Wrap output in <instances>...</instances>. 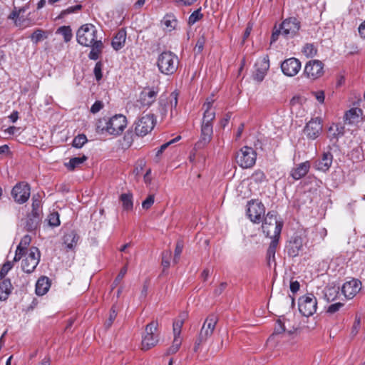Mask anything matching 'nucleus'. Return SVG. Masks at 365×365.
Masks as SVG:
<instances>
[{"mask_svg":"<svg viewBox=\"0 0 365 365\" xmlns=\"http://www.w3.org/2000/svg\"><path fill=\"white\" fill-rule=\"evenodd\" d=\"M333 162V155L329 151L324 152L322 157L314 163L316 170L327 172L329 170Z\"/></svg>","mask_w":365,"mask_h":365,"instance_id":"21","label":"nucleus"},{"mask_svg":"<svg viewBox=\"0 0 365 365\" xmlns=\"http://www.w3.org/2000/svg\"><path fill=\"white\" fill-rule=\"evenodd\" d=\"M12 267L13 263L11 262L8 261L5 262L0 270V278L4 277L9 271L12 268Z\"/></svg>","mask_w":365,"mask_h":365,"instance_id":"54","label":"nucleus"},{"mask_svg":"<svg viewBox=\"0 0 365 365\" xmlns=\"http://www.w3.org/2000/svg\"><path fill=\"white\" fill-rule=\"evenodd\" d=\"M40 257L41 254L38 249L36 247H31L21 262L23 271L26 273L33 272L39 263Z\"/></svg>","mask_w":365,"mask_h":365,"instance_id":"11","label":"nucleus"},{"mask_svg":"<svg viewBox=\"0 0 365 365\" xmlns=\"http://www.w3.org/2000/svg\"><path fill=\"white\" fill-rule=\"evenodd\" d=\"M322 132V124L319 118H312L304 128V135L309 140H315Z\"/></svg>","mask_w":365,"mask_h":365,"instance_id":"17","label":"nucleus"},{"mask_svg":"<svg viewBox=\"0 0 365 365\" xmlns=\"http://www.w3.org/2000/svg\"><path fill=\"white\" fill-rule=\"evenodd\" d=\"M180 63L178 56L170 51H165L160 53L156 60V66L160 73L163 75L170 76L174 74Z\"/></svg>","mask_w":365,"mask_h":365,"instance_id":"3","label":"nucleus"},{"mask_svg":"<svg viewBox=\"0 0 365 365\" xmlns=\"http://www.w3.org/2000/svg\"><path fill=\"white\" fill-rule=\"evenodd\" d=\"M344 304L337 302L332 304H330L327 308V312L329 314H334L338 312L342 307Z\"/></svg>","mask_w":365,"mask_h":365,"instance_id":"58","label":"nucleus"},{"mask_svg":"<svg viewBox=\"0 0 365 365\" xmlns=\"http://www.w3.org/2000/svg\"><path fill=\"white\" fill-rule=\"evenodd\" d=\"M266 180L267 178L264 173L260 170H255L250 177L251 183L262 184Z\"/></svg>","mask_w":365,"mask_h":365,"instance_id":"38","label":"nucleus"},{"mask_svg":"<svg viewBox=\"0 0 365 365\" xmlns=\"http://www.w3.org/2000/svg\"><path fill=\"white\" fill-rule=\"evenodd\" d=\"M287 323H289V322L284 318L279 319L276 322L274 334H279L287 331L289 334H292L295 329L293 327L292 329L287 328Z\"/></svg>","mask_w":365,"mask_h":365,"instance_id":"31","label":"nucleus"},{"mask_svg":"<svg viewBox=\"0 0 365 365\" xmlns=\"http://www.w3.org/2000/svg\"><path fill=\"white\" fill-rule=\"evenodd\" d=\"M362 110L358 108H353L348 110L344 115V120L346 123L352 125L359 122Z\"/></svg>","mask_w":365,"mask_h":365,"instance_id":"25","label":"nucleus"},{"mask_svg":"<svg viewBox=\"0 0 365 365\" xmlns=\"http://www.w3.org/2000/svg\"><path fill=\"white\" fill-rule=\"evenodd\" d=\"M50 285L48 277H40L36 284V294L38 296L45 294L48 291Z\"/></svg>","mask_w":365,"mask_h":365,"instance_id":"27","label":"nucleus"},{"mask_svg":"<svg viewBox=\"0 0 365 365\" xmlns=\"http://www.w3.org/2000/svg\"><path fill=\"white\" fill-rule=\"evenodd\" d=\"M302 52L307 58H313L317 53V48L313 43H306L303 46Z\"/></svg>","mask_w":365,"mask_h":365,"instance_id":"39","label":"nucleus"},{"mask_svg":"<svg viewBox=\"0 0 365 365\" xmlns=\"http://www.w3.org/2000/svg\"><path fill=\"white\" fill-rule=\"evenodd\" d=\"M206 39L204 35L200 36L196 43L195 50L200 53L202 51Z\"/></svg>","mask_w":365,"mask_h":365,"instance_id":"50","label":"nucleus"},{"mask_svg":"<svg viewBox=\"0 0 365 365\" xmlns=\"http://www.w3.org/2000/svg\"><path fill=\"white\" fill-rule=\"evenodd\" d=\"M272 241L269 244V246L267 249V258L268 261V264L270 265L272 262L275 261V253L277 250V247L278 246V242L279 237H271Z\"/></svg>","mask_w":365,"mask_h":365,"instance_id":"32","label":"nucleus"},{"mask_svg":"<svg viewBox=\"0 0 365 365\" xmlns=\"http://www.w3.org/2000/svg\"><path fill=\"white\" fill-rule=\"evenodd\" d=\"M217 321L218 317L214 314H210L206 318L195 341L194 346L195 351H197L200 345L205 343L212 335Z\"/></svg>","mask_w":365,"mask_h":365,"instance_id":"4","label":"nucleus"},{"mask_svg":"<svg viewBox=\"0 0 365 365\" xmlns=\"http://www.w3.org/2000/svg\"><path fill=\"white\" fill-rule=\"evenodd\" d=\"M303 247V240L301 237L295 236L287 245L288 255L291 257H296L299 254Z\"/></svg>","mask_w":365,"mask_h":365,"instance_id":"22","label":"nucleus"},{"mask_svg":"<svg viewBox=\"0 0 365 365\" xmlns=\"http://www.w3.org/2000/svg\"><path fill=\"white\" fill-rule=\"evenodd\" d=\"M262 227L266 236L269 237H279L282 222L277 220L274 212H269L264 217Z\"/></svg>","mask_w":365,"mask_h":365,"instance_id":"6","label":"nucleus"},{"mask_svg":"<svg viewBox=\"0 0 365 365\" xmlns=\"http://www.w3.org/2000/svg\"><path fill=\"white\" fill-rule=\"evenodd\" d=\"M186 317L185 314L180 316L179 319L174 321L173 324V335L176 337H180L181 329L184 324V320Z\"/></svg>","mask_w":365,"mask_h":365,"instance_id":"37","label":"nucleus"},{"mask_svg":"<svg viewBox=\"0 0 365 365\" xmlns=\"http://www.w3.org/2000/svg\"><path fill=\"white\" fill-rule=\"evenodd\" d=\"M29 9L28 5H25L21 8L14 7L12 12L9 16V19H12L14 21V24L16 26H22L21 19L19 17L21 14H24Z\"/></svg>","mask_w":365,"mask_h":365,"instance_id":"30","label":"nucleus"},{"mask_svg":"<svg viewBox=\"0 0 365 365\" xmlns=\"http://www.w3.org/2000/svg\"><path fill=\"white\" fill-rule=\"evenodd\" d=\"M127 271H128V268L126 266L123 267L119 274H118V276L116 277L115 281H114V284L115 285H117L122 279L124 277V276L125 275V274L127 273Z\"/></svg>","mask_w":365,"mask_h":365,"instance_id":"62","label":"nucleus"},{"mask_svg":"<svg viewBox=\"0 0 365 365\" xmlns=\"http://www.w3.org/2000/svg\"><path fill=\"white\" fill-rule=\"evenodd\" d=\"M159 89L155 87L144 88L139 95L137 103L140 108H148L156 101Z\"/></svg>","mask_w":365,"mask_h":365,"instance_id":"13","label":"nucleus"},{"mask_svg":"<svg viewBox=\"0 0 365 365\" xmlns=\"http://www.w3.org/2000/svg\"><path fill=\"white\" fill-rule=\"evenodd\" d=\"M361 289V282L356 279L346 282L342 287L341 292L346 299L354 298Z\"/></svg>","mask_w":365,"mask_h":365,"instance_id":"19","label":"nucleus"},{"mask_svg":"<svg viewBox=\"0 0 365 365\" xmlns=\"http://www.w3.org/2000/svg\"><path fill=\"white\" fill-rule=\"evenodd\" d=\"M56 33L62 35L63 36L65 42L70 41L73 36L71 29L68 26H63L59 27L56 30Z\"/></svg>","mask_w":365,"mask_h":365,"instance_id":"40","label":"nucleus"},{"mask_svg":"<svg viewBox=\"0 0 365 365\" xmlns=\"http://www.w3.org/2000/svg\"><path fill=\"white\" fill-rule=\"evenodd\" d=\"M87 160V157L83 155L81 157H75L70 159L68 163H66V167L69 170H74L76 168L79 167Z\"/></svg>","mask_w":365,"mask_h":365,"instance_id":"35","label":"nucleus"},{"mask_svg":"<svg viewBox=\"0 0 365 365\" xmlns=\"http://www.w3.org/2000/svg\"><path fill=\"white\" fill-rule=\"evenodd\" d=\"M299 311L304 317L313 315L317 307V300L313 294H307L299 299Z\"/></svg>","mask_w":365,"mask_h":365,"instance_id":"10","label":"nucleus"},{"mask_svg":"<svg viewBox=\"0 0 365 365\" xmlns=\"http://www.w3.org/2000/svg\"><path fill=\"white\" fill-rule=\"evenodd\" d=\"M183 249V244L182 242L178 241L176 244L175 249V255H174V259L173 262L174 263H178L180 256L182 252Z\"/></svg>","mask_w":365,"mask_h":365,"instance_id":"48","label":"nucleus"},{"mask_svg":"<svg viewBox=\"0 0 365 365\" xmlns=\"http://www.w3.org/2000/svg\"><path fill=\"white\" fill-rule=\"evenodd\" d=\"M279 26L282 29V36L285 38L294 37L300 29V23L296 18L287 19Z\"/></svg>","mask_w":365,"mask_h":365,"instance_id":"14","label":"nucleus"},{"mask_svg":"<svg viewBox=\"0 0 365 365\" xmlns=\"http://www.w3.org/2000/svg\"><path fill=\"white\" fill-rule=\"evenodd\" d=\"M81 8H82V6L80 5V4H77V5H75V6H70V7L67 8L66 9L63 10L61 11V16H66L67 14L76 12L77 11L81 10Z\"/></svg>","mask_w":365,"mask_h":365,"instance_id":"53","label":"nucleus"},{"mask_svg":"<svg viewBox=\"0 0 365 365\" xmlns=\"http://www.w3.org/2000/svg\"><path fill=\"white\" fill-rule=\"evenodd\" d=\"M202 17V14L200 12V9L192 12L188 19V24L190 25H193L197 21H199Z\"/></svg>","mask_w":365,"mask_h":365,"instance_id":"46","label":"nucleus"},{"mask_svg":"<svg viewBox=\"0 0 365 365\" xmlns=\"http://www.w3.org/2000/svg\"><path fill=\"white\" fill-rule=\"evenodd\" d=\"M156 119L153 114H147L135 123V133L137 136H145L154 128Z\"/></svg>","mask_w":365,"mask_h":365,"instance_id":"9","label":"nucleus"},{"mask_svg":"<svg viewBox=\"0 0 365 365\" xmlns=\"http://www.w3.org/2000/svg\"><path fill=\"white\" fill-rule=\"evenodd\" d=\"M30 186L29 184L21 182L16 184L11 191L12 197L19 204L26 202L30 197Z\"/></svg>","mask_w":365,"mask_h":365,"instance_id":"16","label":"nucleus"},{"mask_svg":"<svg viewBox=\"0 0 365 365\" xmlns=\"http://www.w3.org/2000/svg\"><path fill=\"white\" fill-rule=\"evenodd\" d=\"M344 133V127L338 124H333L329 128V138L331 140L337 139Z\"/></svg>","mask_w":365,"mask_h":365,"instance_id":"34","label":"nucleus"},{"mask_svg":"<svg viewBox=\"0 0 365 365\" xmlns=\"http://www.w3.org/2000/svg\"><path fill=\"white\" fill-rule=\"evenodd\" d=\"M161 24L164 26V29L171 31L176 28L178 20L174 14H167L162 19Z\"/></svg>","mask_w":365,"mask_h":365,"instance_id":"28","label":"nucleus"},{"mask_svg":"<svg viewBox=\"0 0 365 365\" xmlns=\"http://www.w3.org/2000/svg\"><path fill=\"white\" fill-rule=\"evenodd\" d=\"M310 168V163L305 161L299 163L296 168H293L291 171V176L294 180H299L307 175Z\"/></svg>","mask_w":365,"mask_h":365,"instance_id":"23","label":"nucleus"},{"mask_svg":"<svg viewBox=\"0 0 365 365\" xmlns=\"http://www.w3.org/2000/svg\"><path fill=\"white\" fill-rule=\"evenodd\" d=\"M155 201L154 195H150L143 202L142 207L145 210H148L153 205Z\"/></svg>","mask_w":365,"mask_h":365,"instance_id":"56","label":"nucleus"},{"mask_svg":"<svg viewBox=\"0 0 365 365\" xmlns=\"http://www.w3.org/2000/svg\"><path fill=\"white\" fill-rule=\"evenodd\" d=\"M180 139V136H178V137H176V138H173V140H170L169 142H168V143H165L163 144V145L160 147L159 150L157 151V153H156V155H158H158H160V154H162V153L164 152V150H165V149H166V148H167L170 145H171V144H173V143H175V142L178 141Z\"/></svg>","mask_w":365,"mask_h":365,"instance_id":"52","label":"nucleus"},{"mask_svg":"<svg viewBox=\"0 0 365 365\" xmlns=\"http://www.w3.org/2000/svg\"><path fill=\"white\" fill-rule=\"evenodd\" d=\"M282 29H280V26L277 27L275 26L273 29L272 36H271V43H274L277 41L279 37V36H282Z\"/></svg>","mask_w":365,"mask_h":365,"instance_id":"51","label":"nucleus"},{"mask_svg":"<svg viewBox=\"0 0 365 365\" xmlns=\"http://www.w3.org/2000/svg\"><path fill=\"white\" fill-rule=\"evenodd\" d=\"M103 108V102L100 101H96L91 108V112L92 113H96Z\"/></svg>","mask_w":365,"mask_h":365,"instance_id":"61","label":"nucleus"},{"mask_svg":"<svg viewBox=\"0 0 365 365\" xmlns=\"http://www.w3.org/2000/svg\"><path fill=\"white\" fill-rule=\"evenodd\" d=\"M324 64L319 60L309 61L304 67V75L311 79H317L324 73Z\"/></svg>","mask_w":365,"mask_h":365,"instance_id":"15","label":"nucleus"},{"mask_svg":"<svg viewBox=\"0 0 365 365\" xmlns=\"http://www.w3.org/2000/svg\"><path fill=\"white\" fill-rule=\"evenodd\" d=\"M127 125V119L125 116L121 114L106 118L99 119L96 123V130L101 133H108L113 135H120Z\"/></svg>","mask_w":365,"mask_h":365,"instance_id":"2","label":"nucleus"},{"mask_svg":"<svg viewBox=\"0 0 365 365\" xmlns=\"http://www.w3.org/2000/svg\"><path fill=\"white\" fill-rule=\"evenodd\" d=\"M281 69L285 76H294L301 69V62L296 58H289L281 63Z\"/></svg>","mask_w":365,"mask_h":365,"instance_id":"18","label":"nucleus"},{"mask_svg":"<svg viewBox=\"0 0 365 365\" xmlns=\"http://www.w3.org/2000/svg\"><path fill=\"white\" fill-rule=\"evenodd\" d=\"M158 324L156 322H152L146 325L142 339V349L148 350L158 343Z\"/></svg>","mask_w":365,"mask_h":365,"instance_id":"8","label":"nucleus"},{"mask_svg":"<svg viewBox=\"0 0 365 365\" xmlns=\"http://www.w3.org/2000/svg\"><path fill=\"white\" fill-rule=\"evenodd\" d=\"M46 38V32L38 29H36L30 36L31 41L35 44Z\"/></svg>","mask_w":365,"mask_h":365,"instance_id":"41","label":"nucleus"},{"mask_svg":"<svg viewBox=\"0 0 365 365\" xmlns=\"http://www.w3.org/2000/svg\"><path fill=\"white\" fill-rule=\"evenodd\" d=\"M46 220L48 221V225L51 227H57L61 223L58 212H51L48 215Z\"/></svg>","mask_w":365,"mask_h":365,"instance_id":"42","label":"nucleus"},{"mask_svg":"<svg viewBox=\"0 0 365 365\" xmlns=\"http://www.w3.org/2000/svg\"><path fill=\"white\" fill-rule=\"evenodd\" d=\"M214 99L207 98L203 104L204 113L201 125L199 140L195 144V150L204 148L211 140L213 134L212 121L215 118V111L212 108Z\"/></svg>","mask_w":365,"mask_h":365,"instance_id":"1","label":"nucleus"},{"mask_svg":"<svg viewBox=\"0 0 365 365\" xmlns=\"http://www.w3.org/2000/svg\"><path fill=\"white\" fill-rule=\"evenodd\" d=\"M102 69H103L102 62L101 61L97 62L96 63L94 69H93L94 76H95V78L97 81H99L100 80H101V78L103 77Z\"/></svg>","mask_w":365,"mask_h":365,"instance_id":"47","label":"nucleus"},{"mask_svg":"<svg viewBox=\"0 0 365 365\" xmlns=\"http://www.w3.org/2000/svg\"><path fill=\"white\" fill-rule=\"evenodd\" d=\"M38 217L34 215L33 219H29L26 223V227L29 231L34 230L38 225Z\"/></svg>","mask_w":365,"mask_h":365,"instance_id":"55","label":"nucleus"},{"mask_svg":"<svg viewBox=\"0 0 365 365\" xmlns=\"http://www.w3.org/2000/svg\"><path fill=\"white\" fill-rule=\"evenodd\" d=\"M87 142V138L85 135H78L75 137L73 140V146L77 148H81Z\"/></svg>","mask_w":365,"mask_h":365,"instance_id":"45","label":"nucleus"},{"mask_svg":"<svg viewBox=\"0 0 365 365\" xmlns=\"http://www.w3.org/2000/svg\"><path fill=\"white\" fill-rule=\"evenodd\" d=\"M116 316H117V313H116L115 310L114 309V307H112L110 312L109 318L106 322V326L107 327V328L110 327L112 325L113 321L116 318Z\"/></svg>","mask_w":365,"mask_h":365,"instance_id":"60","label":"nucleus"},{"mask_svg":"<svg viewBox=\"0 0 365 365\" xmlns=\"http://www.w3.org/2000/svg\"><path fill=\"white\" fill-rule=\"evenodd\" d=\"M79 237L74 230H70L65 233L63 237V244L68 250H73L76 247Z\"/></svg>","mask_w":365,"mask_h":365,"instance_id":"24","label":"nucleus"},{"mask_svg":"<svg viewBox=\"0 0 365 365\" xmlns=\"http://www.w3.org/2000/svg\"><path fill=\"white\" fill-rule=\"evenodd\" d=\"M315 98L317 100L321 103H323L324 101V93L322 91H319L314 93Z\"/></svg>","mask_w":365,"mask_h":365,"instance_id":"64","label":"nucleus"},{"mask_svg":"<svg viewBox=\"0 0 365 365\" xmlns=\"http://www.w3.org/2000/svg\"><path fill=\"white\" fill-rule=\"evenodd\" d=\"M269 68V60L267 56L259 58L255 63L254 79L261 82L264 78Z\"/></svg>","mask_w":365,"mask_h":365,"instance_id":"20","label":"nucleus"},{"mask_svg":"<svg viewBox=\"0 0 365 365\" xmlns=\"http://www.w3.org/2000/svg\"><path fill=\"white\" fill-rule=\"evenodd\" d=\"M31 242V237L28 235H25L21 240L19 245H18V248L23 249V251L26 249L27 246Z\"/></svg>","mask_w":365,"mask_h":365,"instance_id":"57","label":"nucleus"},{"mask_svg":"<svg viewBox=\"0 0 365 365\" xmlns=\"http://www.w3.org/2000/svg\"><path fill=\"white\" fill-rule=\"evenodd\" d=\"M168 110V105L165 103L162 99L159 101L158 111L160 113L162 119L167 116Z\"/></svg>","mask_w":365,"mask_h":365,"instance_id":"49","label":"nucleus"},{"mask_svg":"<svg viewBox=\"0 0 365 365\" xmlns=\"http://www.w3.org/2000/svg\"><path fill=\"white\" fill-rule=\"evenodd\" d=\"M361 327V319L359 317L356 316L355 320L352 327L351 334L356 335Z\"/></svg>","mask_w":365,"mask_h":365,"instance_id":"59","label":"nucleus"},{"mask_svg":"<svg viewBox=\"0 0 365 365\" xmlns=\"http://www.w3.org/2000/svg\"><path fill=\"white\" fill-rule=\"evenodd\" d=\"M32 201L33 212L34 215L36 216V215L38 214V209L40 207L41 201L38 198H36L35 196L32 197Z\"/></svg>","mask_w":365,"mask_h":365,"instance_id":"63","label":"nucleus"},{"mask_svg":"<svg viewBox=\"0 0 365 365\" xmlns=\"http://www.w3.org/2000/svg\"><path fill=\"white\" fill-rule=\"evenodd\" d=\"M264 212L265 208L261 202L252 200L247 202V215L252 222L259 223Z\"/></svg>","mask_w":365,"mask_h":365,"instance_id":"12","label":"nucleus"},{"mask_svg":"<svg viewBox=\"0 0 365 365\" xmlns=\"http://www.w3.org/2000/svg\"><path fill=\"white\" fill-rule=\"evenodd\" d=\"M126 32L123 29L119 30L115 36L113 37L111 45L115 51L121 49L125 43Z\"/></svg>","mask_w":365,"mask_h":365,"instance_id":"26","label":"nucleus"},{"mask_svg":"<svg viewBox=\"0 0 365 365\" xmlns=\"http://www.w3.org/2000/svg\"><path fill=\"white\" fill-rule=\"evenodd\" d=\"M181 343H182V340H181L180 337L174 336L173 344L168 349V354H173L176 353L178 351V349L181 345Z\"/></svg>","mask_w":365,"mask_h":365,"instance_id":"43","label":"nucleus"},{"mask_svg":"<svg viewBox=\"0 0 365 365\" xmlns=\"http://www.w3.org/2000/svg\"><path fill=\"white\" fill-rule=\"evenodd\" d=\"M123 207L125 210L129 211L133 209V195L131 193H123L120 197Z\"/></svg>","mask_w":365,"mask_h":365,"instance_id":"36","label":"nucleus"},{"mask_svg":"<svg viewBox=\"0 0 365 365\" xmlns=\"http://www.w3.org/2000/svg\"><path fill=\"white\" fill-rule=\"evenodd\" d=\"M172 256L170 250H165L162 253V265L164 269H168L170 267V259Z\"/></svg>","mask_w":365,"mask_h":365,"instance_id":"44","label":"nucleus"},{"mask_svg":"<svg viewBox=\"0 0 365 365\" xmlns=\"http://www.w3.org/2000/svg\"><path fill=\"white\" fill-rule=\"evenodd\" d=\"M12 289V284L9 279H4L0 283V300H6Z\"/></svg>","mask_w":365,"mask_h":365,"instance_id":"33","label":"nucleus"},{"mask_svg":"<svg viewBox=\"0 0 365 365\" xmlns=\"http://www.w3.org/2000/svg\"><path fill=\"white\" fill-rule=\"evenodd\" d=\"M89 47L91 48V50L88 53V58L91 60L94 61L98 59L102 53L103 48V44L102 41L100 39L94 43H92V45H90Z\"/></svg>","mask_w":365,"mask_h":365,"instance_id":"29","label":"nucleus"},{"mask_svg":"<svg viewBox=\"0 0 365 365\" xmlns=\"http://www.w3.org/2000/svg\"><path fill=\"white\" fill-rule=\"evenodd\" d=\"M97 29L91 24H86L81 26L77 31L76 40L78 43L83 46H90L92 43L98 41Z\"/></svg>","mask_w":365,"mask_h":365,"instance_id":"5","label":"nucleus"},{"mask_svg":"<svg viewBox=\"0 0 365 365\" xmlns=\"http://www.w3.org/2000/svg\"><path fill=\"white\" fill-rule=\"evenodd\" d=\"M257 153L251 147L244 146L237 151L235 160L237 163L242 168H250L256 163Z\"/></svg>","mask_w":365,"mask_h":365,"instance_id":"7","label":"nucleus"}]
</instances>
